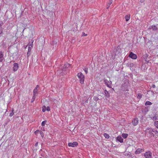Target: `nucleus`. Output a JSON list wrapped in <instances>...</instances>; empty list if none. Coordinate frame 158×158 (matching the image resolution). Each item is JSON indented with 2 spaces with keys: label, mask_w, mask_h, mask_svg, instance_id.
I'll use <instances>...</instances> for the list:
<instances>
[{
  "label": "nucleus",
  "mask_w": 158,
  "mask_h": 158,
  "mask_svg": "<svg viewBox=\"0 0 158 158\" xmlns=\"http://www.w3.org/2000/svg\"><path fill=\"white\" fill-rule=\"evenodd\" d=\"M40 134L41 135V136L42 137V138H43L44 137V133L43 132L41 131H40Z\"/></svg>",
  "instance_id": "473e14b6"
},
{
  "label": "nucleus",
  "mask_w": 158,
  "mask_h": 158,
  "mask_svg": "<svg viewBox=\"0 0 158 158\" xmlns=\"http://www.w3.org/2000/svg\"><path fill=\"white\" fill-rule=\"evenodd\" d=\"M148 55L147 53H145V54L143 55V62L145 64H147L148 63V61L147 60H148Z\"/></svg>",
  "instance_id": "20e7f679"
},
{
  "label": "nucleus",
  "mask_w": 158,
  "mask_h": 158,
  "mask_svg": "<svg viewBox=\"0 0 158 158\" xmlns=\"http://www.w3.org/2000/svg\"><path fill=\"white\" fill-rule=\"evenodd\" d=\"M40 87V86L39 85H37L35 89L33 90V95L37 96V94L38 93V89Z\"/></svg>",
  "instance_id": "39448f33"
},
{
  "label": "nucleus",
  "mask_w": 158,
  "mask_h": 158,
  "mask_svg": "<svg viewBox=\"0 0 158 158\" xmlns=\"http://www.w3.org/2000/svg\"><path fill=\"white\" fill-rule=\"evenodd\" d=\"M125 18L126 19V21H128L130 19V14H128L127 15H126L125 17Z\"/></svg>",
  "instance_id": "4468645a"
},
{
  "label": "nucleus",
  "mask_w": 158,
  "mask_h": 158,
  "mask_svg": "<svg viewBox=\"0 0 158 158\" xmlns=\"http://www.w3.org/2000/svg\"><path fill=\"white\" fill-rule=\"evenodd\" d=\"M54 42H55L56 44V41H53L52 43H51V44H53Z\"/></svg>",
  "instance_id": "a18cd8bd"
},
{
  "label": "nucleus",
  "mask_w": 158,
  "mask_h": 158,
  "mask_svg": "<svg viewBox=\"0 0 158 158\" xmlns=\"http://www.w3.org/2000/svg\"><path fill=\"white\" fill-rule=\"evenodd\" d=\"M151 28L154 31H156L157 30V28L156 26L155 25H153L151 26Z\"/></svg>",
  "instance_id": "6ab92c4d"
},
{
  "label": "nucleus",
  "mask_w": 158,
  "mask_h": 158,
  "mask_svg": "<svg viewBox=\"0 0 158 158\" xmlns=\"http://www.w3.org/2000/svg\"><path fill=\"white\" fill-rule=\"evenodd\" d=\"M83 70L85 71V73L87 74L88 73V68H84L83 69Z\"/></svg>",
  "instance_id": "cd10ccee"
},
{
  "label": "nucleus",
  "mask_w": 158,
  "mask_h": 158,
  "mask_svg": "<svg viewBox=\"0 0 158 158\" xmlns=\"http://www.w3.org/2000/svg\"><path fill=\"white\" fill-rule=\"evenodd\" d=\"M122 135L123 138L124 139H126L128 135L126 133H123Z\"/></svg>",
  "instance_id": "aec40b11"
},
{
  "label": "nucleus",
  "mask_w": 158,
  "mask_h": 158,
  "mask_svg": "<svg viewBox=\"0 0 158 158\" xmlns=\"http://www.w3.org/2000/svg\"><path fill=\"white\" fill-rule=\"evenodd\" d=\"M152 119L154 120H156L158 119V117L156 116H155L152 118Z\"/></svg>",
  "instance_id": "c85d7f7f"
},
{
  "label": "nucleus",
  "mask_w": 158,
  "mask_h": 158,
  "mask_svg": "<svg viewBox=\"0 0 158 158\" xmlns=\"http://www.w3.org/2000/svg\"><path fill=\"white\" fill-rule=\"evenodd\" d=\"M113 2V1L112 0H110L109 1V2L107 4V6L106 7L107 9H108L109 7H110V5Z\"/></svg>",
  "instance_id": "dca6fc26"
},
{
  "label": "nucleus",
  "mask_w": 158,
  "mask_h": 158,
  "mask_svg": "<svg viewBox=\"0 0 158 158\" xmlns=\"http://www.w3.org/2000/svg\"><path fill=\"white\" fill-rule=\"evenodd\" d=\"M129 56L133 59H135L137 58V56L136 54L132 52H131L129 54Z\"/></svg>",
  "instance_id": "6e6552de"
},
{
  "label": "nucleus",
  "mask_w": 158,
  "mask_h": 158,
  "mask_svg": "<svg viewBox=\"0 0 158 158\" xmlns=\"http://www.w3.org/2000/svg\"><path fill=\"white\" fill-rule=\"evenodd\" d=\"M3 24V23L2 22L0 21V27H2V26Z\"/></svg>",
  "instance_id": "58836bf2"
},
{
  "label": "nucleus",
  "mask_w": 158,
  "mask_h": 158,
  "mask_svg": "<svg viewBox=\"0 0 158 158\" xmlns=\"http://www.w3.org/2000/svg\"><path fill=\"white\" fill-rule=\"evenodd\" d=\"M157 56H158V54L157 55Z\"/></svg>",
  "instance_id": "de8ad7c7"
},
{
  "label": "nucleus",
  "mask_w": 158,
  "mask_h": 158,
  "mask_svg": "<svg viewBox=\"0 0 158 158\" xmlns=\"http://www.w3.org/2000/svg\"><path fill=\"white\" fill-rule=\"evenodd\" d=\"M38 142H36L35 144V147L37 146L38 145Z\"/></svg>",
  "instance_id": "a19ab883"
},
{
  "label": "nucleus",
  "mask_w": 158,
  "mask_h": 158,
  "mask_svg": "<svg viewBox=\"0 0 158 158\" xmlns=\"http://www.w3.org/2000/svg\"><path fill=\"white\" fill-rule=\"evenodd\" d=\"M149 158H151V157L152 156V153L149 151Z\"/></svg>",
  "instance_id": "e433bc0d"
},
{
  "label": "nucleus",
  "mask_w": 158,
  "mask_h": 158,
  "mask_svg": "<svg viewBox=\"0 0 158 158\" xmlns=\"http://www.w3.org/2000/svg\"><path fill=\"white\" fill-rule=\"evenodd\" d=\"M139 120L137 118H134L132 120V124L134 126H135L137 125L138 123Z\"/></svg>",
  "instance_id": "1a4fd4ad"
},
{
  "label": "nucleus",
  "mask_w": 158,
  "mask_h": 158,
  "mask_svg": "<svg viewBox=\"0 0 158 158\" xmlns=\"http://www.w3.org/2000/svg\"><path fill=\"white\" fill-rule=\"evenodd\" d=\"M104 81L106 85L109 87H110L111 83H110L108 80L106 79H104Z\"/></svg>",
  "instance_id": "9b49d317"
},
{
  "label": "nucleus",
  "mask_w": 158,
  "mask_h": 158,
  "mask_svg": "<svg viewBox=\"0 0 158 158\" xmlns=\"http://www.w3.org/2000/svg\"><path fill=\"white\" fill-rule=\"evenodd\" d=\"M104 135L106 138H109V135L107 133H105L104 134Z\"/></svg>",
  "instance_id": "b1692460"
},
{
  "label": "nucleus",
  "mask_w": 158,
  "mask_h": 158,
  "mask_svg": "<svg viewBox=\"0 0 158 158\" xmlns=\"http://www.w3.org/2000/svg\"><path fill=\"white\" fill-rule=\"evenodd\" d=\"M78 144V143L77 142H73V143H68V145L69 147H74Z\"/></svg>",
  "instance_id": "423d86ee"
},
{
  "label": "nucleus",
  "mask_w": 158,
  "mask_h": 158,
  "mask_svg": "<svg viewBox=\"0 0 158 158\" xmlns=\"http://www.w3.org/2000/svg\"><path fill=\"white\" fill-rule=\"evenodd\" d=\"M149 134L150 136H153L155 138L158 137V132L155 130H152V131L149 133Z\"/></svg>",
  "instance_id": "f03ea898"
},
{
  "label": "nucleus",
  "mask_w": 158,
  "mask_h": 158,
  "mask_svg": "<svg viewBox=\"0 0 158 158\" xmlns=\"http://www.w3.org/2000/svg\"><path fill=\"white\" fill-rule=\"evenodd\" d=\"M46 107L45 106H43L42 107V111L44 112L46 110Z\"/></svg>",
  "instance_id": "393cba45"
},
{
  "label": "nucleus",
  "mask_w": 158,
  "mask_h": 158,
  "mask_svg": "<svg viewBox=\"0 0 158 158\" xmlns=\"http://www.w3.org/2000/svg\"><path fill=\"white\" fill-rule=\"evenodd\" d=\"M40 131L39 130H37L34 133L35 135H36Z\"/></svg>",
  "instance_id": "4c0bfd02"
},
{
  "label": "nucleus",
  "mask_w": 158,
  "mask_h": 158,
  "mask_svg": "<svg viewBox=\"0 0 158 158\" xmlns=\"http://www.w3.org/2000/svg\"><path fill=\"white\" fill-rule=\"evenodd\" d=\"M154 124L156 127L158 128V121H155L154 123Z\"/></svg>",
  "instance_id": "4be33fe9"
},
{
  "label": "nucleus",
  "mask_w": 158,
  "mask_h": 158,
  "mask_svg": "<svg viewBox=\"0 0 158 158\" xmlns=\"http://www.w3.org/2000/svg\"><path fill=\"white\" fill-rule=\"evenodd\" d=\"M70 65L69 64L67 63H66L64 65L60 67V69L64 72L66 71V69L68 68Z\"/></svg>",
  "instance_id": "7ed1b4c3"
},
{
  "label": "nucleus",
  "mask_w": 158,
  "mask_h": 158,
  "mask_svg": "<svg viewBox=\"0 0 158 158\" xmlns=\"http://www.w3.org/2000/svg\"><path fill=\"white\" fill-rule=\"evenodd\" d=\"M142 112L145 114H146L148 111V109L147 108H146L144 109H143L142 110Z\"/></svg>",
  "instance_id": "a211bd4d"
},
{
  "label": "nucleus",
  "mask_w": 158,
  "mask_h": 158,
  "mask_svg": "<svg viewBox=\"0 0 158 158\" xmlns=\"http://www.w3.org/2000/svg\"><path fill=\"white\" fill-rule=\"evenodd\" d=\"M13 67V70L14 71H17L19 68V66L18 64L17 63H15L14 64Z\"/></svg>",
  "instance_id": "0eeeda50"
},
{
  "label": "nucleus",
  "mask_w": 158,
  "mask_h": 158,
  "mask_svg": "<svg viewBox=\"0 0 158 158\" xmlns=\"http://www.w3.org/2000/svg\"><path fill=\"white\" fill-rule=\"evenodd\" d=\"M4 55L2 51L0 52V62H2L4 59Z\"/></svg>",
  "instance_id": "ddd939ff"
},
{
  "label": "nucleus",
  "mask_w": 158,
  "mask_h": 158,
  "mask_svg": "<svg viewBox=\"0 0 158 158\" xmlns=\"http://www.w3.org/2000/svg\"><path fill=\"white\" fill-rule=\"evenodd\" d=\"M87 35V34H85V33L83 32L82 33V36H86Z\"/></svg>",
  "instance_id": "ea45409f"
},
{
  "label": "nucleus",
  "mask_w": 158,
  "mask_h": 158,
  "mask_svg": "<svg viewBox=\"0 0 158 158\" xmlns=\"http://www.w3.org/2000/svg\"><path fill=\"white\" fill-rule=\"evenodd\" d=\"M152 87H153V88H155V87L156 86H155V85L154 84H152Z\"/></svg>",
  "instance_id": "79ce46f5"
},
{
  "label": "nucleus",
  "mask_w": 158,
  "mask_h": 158,
  "mask_svg": "<svg viewBox=\"0 0 158 158\" xmlns=\"http://www.w3.org/2000/svg\"><path fill=\"white\" fill-rule=\"evenodd\" d=\"M46 122H47L46 121H45V120L43 121L42 122V123H41V125L42 126H44L45 124L46 123Z\"/></svg>",
  "instance_id": "c756f323"
},
{
  "label": "nucleus",
  "mask_w": 158,
  "mask_h": 158,
  "mask_svg": "<svg viewBox=\"0 0 158 158\" xmlns=\"http://www.w3.org/2000/svg\"><path fill=\"white\" fill-rule=\"evenodd\" d=\"M57 74L60 76H62L65 74V73L60 69L57 71Z\"/></svg>",
  "instance_id": "9d476101"
},
{
  "label": "nucleus",
  "mask_w": 158,
  "mask_h": 158,
  "mask_svg": "<svg viewBox=\"0 0 158 158\" xmlns=\"http://www.w3.org/2000/svg\"><path fill=\"white\" fill-rule=\"evenodd\" d=\"M14 109H12L11 110V112H10V114L9 116L10 117L12 116L14 114Z\"/></svg>",
  "instance_id": "412c9836"
},
{
  "label": "nucleus",
  "mask_w": 158,
  "mask_h": 158,
  "mask_svg": "<svg viewBox=\"0 0 158 158\" xmlns=\"http://www.w3.org/2000/svg\"><path fill=\"white\" fill-rule=\"evenodd\" d=\"M50 110V108L49 106H47L46 107V110L48 111H49Z\"/></svg>",
  "instance_id": "c9c22d12"
},
{
  "label": "nucleus",
  "mask_w": 158,
  "mask_h": 158,
  "mask_svg": "<svg viewBox=\"0 0 158 158\" xmlns=\"http://www.w3.org/2000/svg\"><path fill=\"white\" fill-rule=\"evenodd\" d=\"M142 152V149L140 148H138L135 151V153L136 154H139Z\"/></svg>",
  "instance_id": "f3484780"
},
{
  "label": "nucleus",
  "mask_w": 158,
  "mask_h": 158,
  "mask_svg": "<svg viewBox=\"0 0 158 158\" xmlns=\"http://www.w3.org/2000/svg\"><path fill=\"white\" fill-rule=\"evenodd\" d=\"M148 105V101H147L145 103V105Z\"/></svg>",
  "instance_id": "37998d69"
},
{
  "label": "nucleus",
  "mask_w": 158,
  "mask_h": 158,
  "mask_svg": "<svg viewBox=\"0 0 158 158\" xmlns=\"http://www.w3.org/2000/svg\"><path fill=\"white\" fill-rule=\"evenodd\" d=\"M144 156L146 158H148V152L145 153Z\"/></svg>",
  "instance_id": "7c9ffc66"
},
{
  "label": "nucleus",
  "mask_w": 158,
  "mask_h": 158,
  "mask_svg": "<svg viewBox=\"0 0 158 158\" xmlns=\"http://www.w3.org/2000/svg\"><path fill=\"white\" fill-rule=\"evenodd\" d=\"M36 96L34 95L33 96L31 101V102H33L34 101L35 99L36 98Z\"/></svg>",
  "instance_id": "2f4dec72"
},
{
  "label": "nucleus",
  "mask_w": 158,
  "mask_h": 158,
  "mask_svg": "<svg viewBox=\"0 0 158 158\" xmlns=\"http://www.w3.org/2000/svg\"><path fill=\"white\" fill-rule=\"evenodd\" d=\"M77 76L79 79L80 83L81 84H83L85 79V77L83 74L81 73L80 72L78 73Z\"/></svg>",
  "instance_id": "f257e3e1"
},
{
  "label": "nucleus",
  "mask_w": 158,
  "mask_h": 158,
  "mask_svg": "<svg viewBox=\"0 0 158 158\" xmlns=\"http://www.w3.org/2000/svg\"><path fill=\"white\" fill-rule=\"evenodd\" d=\"M144 1V0H142V2H143Z\"/></svg>",
  "instance_id": "49530a36"
},
{
  "label": "nucleus",
  "mask_w": 158,
  "mask_h": 158,
  "mask_svg": "<svg viewBox=\"0 0 158 158\" xmlns=\"http://www.w3.org/2000/svg\"><path fill=\"white\" fill-rule=\"evenodd\" d=\"M40 158H42L41 157H40Z\"/></svg>",
  "instance_id": "09e8293b"
},
{
  "label": "nucleus",
  "mask_w": 158,
  "mask_h": 158,
  "mask_svg": "<svg viewBox=\"0 0 158 158\" xmlns=\"http://www.w3.org/2000/svg\"><path fill=\"white\" fill-rule=\"evenodd\" d=\"M105 95V96L107 98H109L110 97V94L106 90H105L104 91Z\"/></svg>",
  "instance_id": "2eb2a0df"
},
{
  "label": "nucleus",
  "mask_w": 158,
  "mask_h": 158,
  "mask_svg": "<svg viewBox=\"0 0 158 158\" xmlns=\"http://www.w3.org/2000/svg\"><path fill=\"white\" fill-rule=\"evenodd\" d=\"M116 140L121 143L123 142V139L120 136H117L116 138Z\"/></svg>",
  "instance_id": "f8f14e48"
},
{
  "label": "nucleus",
  "mask_w": 158,
  "mask_h": 158,
  "mask_svg": "<svg viewBox=\"0 0 158 158\" xmlns=\"http://www.w3.org/2000/svg\"><path fill=\"white\" fill-rule=\"evenodd\" d=\"M30 55H31V51L29 52L28 51L27 54V59H28V57Z\"/></svg>",
  "instance_id": "bb28decb"
},
{
  "label": "nucleus",
  "mask_w": 158,
  "mask_h": 158,
  "mask_svg": "<svg viewBox=\"0 0 158 158\" xmlns=\"http://www.w3.org/2000/svg\"><path fill=\"white\" fill-rule=\"evenodd\" d=\"M32 45H30L28 48V51L29 52L31 51V48H32Z\"/></svg>",
  "instance_id": "a878e982"
},
{
  "label": "nucleus",
  "mask_w": 158,
  "mask_h": 158,
  "mask_svg": "<svg viewBox=\"0 0 158 158\" xmlns=\"http://www.w3.org/2000/svg\"><path fill=\"white\" fill-rule=\"evenodd\" d=\"M2 32V27H0V34H1Z\"/></svg>",
  "instance_id": "f704fd0d"
},
{
  "label": "nucleus",
  "mask_w": 158,
  "mask_h": 158,
  "mask_svg": "<svg viewBox=\"0 0 158 158\" xmlns=\"http://www.w3.org/2000/svg\"><path fill=\"white\" fill-rule=\"evenodd\" d=\"M152 104V103L149 101V105H151Z\"/></svg>",
  "instance_id": "c03bdc74"
},
{
  "label": "nucleus",
  "mask_w": 158,
  "mask_h": 158,
  "mask_svg": "<svg viewBox=\"0 0 158 158\" xmlns=\"http://www.w3.org/2000/svg\"><path fill=\"white\" fill-rule=\"evenodd\" d=\"M93 99L94 101H97L98 100V97H94L93 98Z\"/></svg>",
  "instance_id": "72a5a7b5"
},
{
  "label": "nucleus",
  "mask_w": 158,
  "mask_h": 158,
  "mask_svg": "<svg viewBox=\"0 0 158 158\" xmlns=\"http://www.w3.org/2000/svg\"><path fill=\"white\" fill-rule=\"evenodd\" d=\"M142 94L140 93H138L137 94V98L138 99H140L142 97Z\"/></svg>",
  "instance_id": "5701e85b"
}]
</instances>
